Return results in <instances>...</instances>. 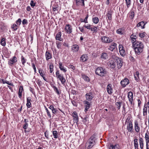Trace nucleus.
<instances>
[{
	"mask_svg": "<svg viewBox=\"0 0 149 149\" xmlns=\"http://www.w3.org/2000/svg\"><path fill=\"white\" fill-rule=\"evenodd\" d=\"M133 46L135 53L139 54L143 51L144 46L143 43L139 41H137Z\"/></svg>",
	"mask_w": 149,
	"mask_h": 149,
	"instance_id": "1",
	"label": "nucleus"
},
{
	"mask_svg": "<svg viewBox=\"0 0 149 149\" xmlns=\"http://www.w3.org/2000/svg\"><path fill=\"white\" fill-rule=\"evenodd\" d=\"M95 74L101 77H104L107 74V71L105 68L101 67H98L95 70Z\"/></svg>",
	"mask_w": 149,
	"mask_h": 149,
	"instance_id": "2",
	"label": "nucleus"
},
{
	"mask_svg": "<svg viewBox=\"0 0 149 149\" xmlns=\"http://www.w3.org/2000/svg\"><path fill=\"white\" fill-rule=\"evenodd\" d=\"M95 136L94 135H92L89 139L88 142L86 143V146H87V149L91 148H92L95 144Z\"/></svg>",
	"mask_w": 149,
	"mask_h": 149,
	"instance_id": "3",
	"label": "nucleus"
},
{
	"mask_svg": "<svg viewBox=\"0 0 149 149\" xmlns=\"http://www.w3.org/2000/svg\"><path fill=\"white\" fill-rule=\"evenodd\" d=\"M94 93L93 91H90L85 95V97L87 100L90 101L94 97Z\"/></svg>",
	"mask_w": 149,
	"mask_h": 149,
	"instance_id": "4",
	"label": "nucleus"
},
{
	"mask_svg": "<svg viewBox=\"0 0 149 149\" xmlns=\"http://www.w3.org/2000/svg\"><path fill=\"white\" fill-rule=\"evenodd\" d=\"M114 60H116V62L117 63V68L119 69L120 68L122 65L123 62L121 59L118 57L114 56L113 57Z\"/></svg>",
	"mask_w": 149,
	"mask_h": 149,
	"instance_id": "5",
	"label": "nucleus"
},
{
	"mask_svg": "<svg viewBox=\"0 0 149 149\" xmlns=\"http://www.w3.org/2000/svg\"><path fill=\"white\" fill-rule=\"evenodd\" d=\"M128 120V125L127 126V130L128 132L132 133L133 132V124L132 123V120H130V119H128V118L126 119V122H127V120Z\"/></svg>",
	"mask_w": 149,
	"mask_h": 149,
	"instance_id": "6",
	"label": "nucleus"
},
{
	"mask_svg": "<svg viewBox=\"0 0 149 149\" xmlns=\"http://www.w3.org/2000/svg\"><path fill=\"white\" fill-rule=\"evenodd\" d=\"M56 75L57 78L61 81V83L62 84H63L65 83V79L63 75L59 73L58 70L56 71Z\"/></svg>",
	"mask_w": 149,
	"mask_h": 149,
	"instance_id": "7",
	"label": "nucleus"
},
{
	"mask_svg": "<svg viewBox=\"0 0 149 149\" xmlns=\"http://www.w3.org/2000/svg\"><path fill=\"white\" fill-rule=\"evenodd\" d=\"M101 40L102 42L104 43H110L113 41V40L110 39L109 37L105 36L101 37Z\"/></svg>",
	"mask_w": 149,
	"mask_h": 149,
	"instance_id": "8",
	"label": "nucleus"
},
{
	"mask_svg": "<svg viewBox=\"0 0 149 149\" xmlns=\"http://www.w3.org/2000/svg\"><path fill=\"white\" fill-rule=\"evenodd\" d=\"M17 61V58L15 56H14L9 59L8 61V64L11 66H12L14 63H16Z\"/></svg>",
	"mask_w": 149,
	"mask_h": 149,
	"instance_id": "9",
	"label": "nucleus"
},
{
	"mask_svg": "<svg viewBox=\"0 0 149 149\" xmlns=\"http://www.w3.org/2000/svg\"><path fill=\"white\" fill-rule=\"evenodd\" d=\"M149 102L147 103H145L143 109V116H145L147 115V107L149 110Z\"/></svg>",
	"mask_w": 149,
	"mask_h": 149,
	"instance_id": "10",
	"label": "nucleus"
},
{
	"mask_svg": "<svg viewBox=\"0 0 149 149\" xmlns=\"http://www.w3.org/2000/svg\"><path fill=\"white\" fill-rule=\"evenodd\" d=\"M120 83L122 87L124 88L127 85L129 84V81L127 78H125L121 81Z\"/></svg>",
	"mask_w": 149,
	"mask_h": 149,
	"instance_id": "11",
	"label": "nucleus"
},
{
	"mask_svg": "<svg viewBox=\"0 0 149 149\" xmlns=\"http://www.w3.org/2000/svg\"><path fill=\"white\" fill-rule=\"evenodd\" d=\"M72 115L73 117V121L74 123H76L77 124L79 121V118L77 113L76 112L74 111Z\"/></svg>",
	"mask_w": 149,
	"mask_h": 149,
	"instance_id": "12",
	"label": "nucleus"
},
{
	"mask_svg": "<svg viewBox=\"0 0 149 149\" xmlns=\"http://www.w3.org/2000/svg\"><path fill=\"white\" fill-rule=\"evenodd\" d=\"M119 49L120 54L122 56H124L125 55V51L124 49V47L122 45H119Z\"/></svg>",
	"mask_w": 149,
	"mask_h": 149,
	"instance_id": "13",
	"label": "nucleus"
},
{
	"mask_svg": "<svg viewBox=\"0 0 149 149\" xmlns=\"http://www.w3.org/2000/svg\"><path fill=\"white\" fill-rule=\"evenodd\" d=\"M66 32L67 33H70L72 32V28L71 26L69 24H67L65 28Z\"/></svg>",
	"mask_w": 149,
	"mask_h": 149,
	"instance_id": "14",
	"label": "nucleus"
},
{
	"mask_svg": "<svg viewBox=\"0 0 149 149\" xmlns=\"http://www.w3.org/2000/svg\"><path fill=\"white\" fill-rule=\"evenodd\" d=\"M133 96V93L132 92L130 91L128 93L127 97L129 102L132 104Z\"/></svg>",
	"mask_w": 149,
	"mask_h": 149,
	"instance_id": "15",
	"label": "nucleus"
},
{
	"mask_svg": "<svg viewBox=\"0 0 149 149\" xmlns=\"http://www.w3.org/2000/svg\"><path fill=\"white\" fill-rule=\"evenodd\" d=\"M76 5L77 6L81 5L82 6H85L84 0H75Z\"/></svg>",
	"mask_w": 149,
	"mask_h": 149,
	"instance_id": "16",
	"label": "nucleus"
},
{
	"mask_svg": "<svg viewBox=\"0 0 149 149\" xmlns=\"http://www.w3.org/2000/svg\"><path fill=\"white\" fill-rule=\"evenodd\" d=\"M45 56L46 60H48L52 58V55L49 51H47L45 54Z\"/></svg>",
	"mask_w": 149,
	"mask_h": 149,
	"instance_id": "17",
	"label": "nucleus"
},
{
	"mask_svg": "<svg viewBox=\"0 0 149 149\" xmlns=\"http://www.w3.org/2000/svg\"><path fill=\"white\" fill-rule=\"evenodd\" d=\"M88 57L87 54H84L81 56L80 57V61L82 62L86 61L88 59Z\"/></svg>",
	"mask_w": 149,
	"mask_h": 149,
	"instance_id": "18",
	"label": "nucleus"
},
{
	"mask_svg": "<svg viewBox=\"0 0 149 149\" xmlns=\"http://www.w3.org/2000/svg\"><path fill=\"white\" fill-rule=\"evenodd\" d=\"M112 85L111 84H109L107 86V91L109 94H111L112 93V91L113 89L112 88Z\"/></svg>",
	"mask_w": 149,
	"mask_h": 149,
	"instance_id": "19",
	"label": "nucleus"
},
{
	"mask_svg": "<svg viewBox=\"0 0 149 149\" xmlns=\"http://www.w3.org/2000/svg\"><path fill=\"white\" fill-rule=\"evenodd\" d=\"M116 46L117 44L116 43L114 42L112 43L109 47L108 49L109 50L112 51L116 47Z\"/></svg>",
	"mask_w": 149,
	"mask_h": 149,
	"instance_id": "20",
	"label": "nucleus"
},
{
	"mask_svg": "<svg viewBox=\"0 0 149 149\" xmlns=\"http://www.w3.org/2000/svg\"><path fill=\"white\" fill-rule=\"evenodd\" d=\"M134 129L137 132H139L140 131V127L139 126L138 122L136 120L134 121Z\"/></svg>",
	"mask_w": 149,
	"mask_h": 149,
	"instance_id": "21",
	"label": "nucleus"
},
{
	"mask_svg": "<svg viewBox=\"0 0 149 149\" xmlns=\"http://www.w3.org/2000/svg\"><path fill=\"white\" fill-rule=\"evenodd\" d=\"M84 104H85V109L84 111L85 112H86L90 107V104L89 102L86 100L84 101Z\"/></svg>",
	"mask_w": 149,
	"mask_h": 149,
	"instance_id": "22",
	"label": "nucleus"
},
{
	"mask_svg": "<svg viewBox=\"0 0 149 149\" xmlns=\"http://www.w3.org/2000/svg\"><path fill=\"white\" fill-rule=\"evenodd\" d=\"M59 68L60 70L64 72H66L67 71V70L65 68L61 62H59L58 63Z\"/></svg>",
	"mask_w": 149,
	"mask_h": 149,
	"instance_id": "23",
	"label": "nucleus"
},
{
	"mask_svg": "<svg viewBox=\"0 0 149 149\" xmlns=\"http://www.w3.org/2000/svg\"><path fill=\"white\" fill-rule=\"evenodd\" d=\"M139 143L140 148L141 149H143L144 143L143 139L142 137H139Z\"/></svg>",
	"mask_w": 149,
	"mask_h": 149,
	"instance_id": "24",
	"label": "nucleus"
},
{
	"mask_svg": "<svg viewBox=\"0 0 149 149\" xmlns=\"http://www.w3.org/2000/svg\"><path fill=\"white\" fill-rule=\"evenodd\" d=\"M79 49V46L77 45H73L72 47V49L73 52H76L78 51Z\"/></svg>",
	"mask_w": 149,
	"mask_h": 149,
	"instance_id": "25",
	"label": "nucleus"
},
{
	"mask_svg": "<svg viewBox=\"0 0 149 149\" xmlns=\"http://www.w3.org/2000/svg\"><path fill=\"white\" fill-rule=\"evenodd\" d=\"M27 103L26 104V105L27 107L28 108H30L31 106V97H28L27 98Z\"/></svg>",
	"mask_w": 149,
	"mask_h": 149,
	"instance_id": "26",
	"label": "nucleus"
},
{
	"mask_svg": "<svg viewBox=\"0 0 149 149\" xmlns=\"http://www.w3.org/2000/svg\"><path fill=\"white\" fill-rule=\"evenodd\" d=\"M23 90V88L22 86H20L19 92L18 93V97L20 98H21L22 97V92Z\"/></svg>",
	"mask_w": 149,
	"mask_h": 149,
	"instance_id": "27",
	"label": "nucleus"
},
{
	"mask_svg": "<svg viewBox=\"0 0 149 149\" xmlns=\"http://www.w3.org/2000/svg\"><path fill=\"white\" fill-rule=\"evenodd\" d=\"M145 24H144L143 21H141L139 22L137 25L136 26L140 27L141 26L142 29H143L145 28Z\"/></svg>",
	"mask_w": 149,
	"mask_h": 149,
	"instance_id": "28",
	"label": "nucleus"
},
{
	"mask_svg": "<svg viewBox=\"0 0 149 149\" xmlns=\"http://www.w3.org/2000/svg\"><path fill=\"white\" fill-rule=\"evenodd\" d=\"M139 73L138 71H136V73H134V76L135 79L138 81L139 80Z\"/></svg>",
	"mask_w": 149,
	"mask_h": 149,
	"instance_id": "29",
	"label": "nucleus"
},
{
	"mask_svg": "<svg viewBox=\"0 0 149 149\" xmlns=\"http://www.w3.org/2000/svg\"><path fill=\"white\" fill-rule=\"evenodd\" d=\"M138 139H134V146L135 149H138L139 145L138 143Z\"/></svg>",
	"mask_w": 149,
	"mask_h": 149,
	"instance_id": "30",
	"label": "nucleus"
},
{
	"mask_svg": "<svg viewBox=\"0 0 149 149\" xmlns=\"http://www.w3.org/2000/svg\"><path fill=\"white\" fill-rule=\"evenodd\" d=\"M112 12L111 11H108L107 14V17L108 18V19L109 20H111L112 19Z\"/></svg>",
	"mask_w": 149,
	"mask_h": 149,
	"instance_id": "31",
	"label": "nucleus"
},
{
	"mask_svg": "<svg viewBox=\"0 0 149 149\" xmlns=\"http://www.w3.org/2000/svg\"><path fill=\"white\" fill-rule=\"evenodd\" d=\"M101 57L102 58L106 59L108 58V55L106 53H103L101 55Z\"/></svg>",
	"mask_w": 149,
	"mask_h": 149,
	"instance_id": "32",
	"label": "nucleus"
},
{
	"mask_svg": "<svg viewBox=\"0 0 149 149\" xmlns=\"http://www.w3.org/2000/svg\"><path fill=\"white\" fill-rule=\"evenodd\" d=\"M129 17L130 18L132 19L134 18V13L132 9L130 11L129 13Z\"/></svg>",
	"mask_w": 149,
	"mask_h": 149,
	"instance_id": "33",
	"label": "nucleus"
},
{
	"mask_svg": "<svg viewBox=\"0 0 149 149\" xmlns=\"http://www.w3.org/2000/svg\"><path fill=\"white\" fill-rule=\"evenodd\" d=\"M52 87L54 89V91L57 93L58 95H59L61 93V92L57 88L54 86H53Z\"/></svg>",
	"mask_w": 149,
	"mask_h": 149,
	"instance_id": "34",
	"label": "nucleus"
},
{
	"mask_svg": "<svg viewBox=\"0 0 149 149\" xmlns=\"http://www.w3.org/2000/svg\"><path fill=\"white\" fill-rule=\"evenodd\" d=\"M110 67L114 69L116 66L115 63L114 61L111 60L110 61Z\"/></svg>",
	"mask_w": 149,
	"mask_h": 149,
	"instance_id": "35",
	"label": "nucleus"
},
{
	"mask_svg": "<svg viewBox=\"0 0 149 149\" xmlns=\"http://www.w3.org/2000/svg\"><path fill=\"white\" fill-rule=\"evenodd\" d=\"M61 33L60 32H58L56 35V40L61 41Z\"/></svg>",
	"mask_w": 149,
	"mask_h": 149,
	"instance_id": "36",
	"label": "nucleus"
},
{
	"mask_svg": "<svg viewBox=\"0 0 149 149\" xmlns=\"http://www.w3.org/2000/svg\"><path fill=\"white\" fill-rule=\"evenodd\" d=\"M28 123H25L23 125V128L25 130H24V132L25 133H26L27 132H29V131H27L26 130L27 129V128L28 127Z\"/></svg>",
	"mask_w": 149,
	"mask_h": 149,
	"instance_id": "37",
	"label": "nucleus"
},
{
	"mask_svg": "<svg viewBox=\"0 0 149 149\" xmlns=\"http://www.w3.org/2000/svg\"><path fill=\"white\" fill-rule=\"evenodd\" d=\"M93 22L95 24H97L99 21V19L97 17H95L92 18Z\"/></svg>",
	"mask_w": 149,
	"mask_h": 149,
	"instance_id": "38",
	"label": "nucleus"
},
{
	"mask_svg": "<svg viewBox=\"0 0 149 149\" xmlns=\"http://www.w3.org/2000/svg\"><path fill=\"white\" fill-rule=\"evenodd\" d=\"M52 133L54 138L57 139L58 137V132L56 131H53Z\"/></svg>",
	"mask_w": 149,
	"mask_h": 149,
	"instance_id": "39",
	"label": "nucleus"
},
{
	"mask_svg": "<svg viewBox=\"0 0 149 149\" xmlns=\"http://www.w3.org/2000/svg\"><path fill=\"white\" fill-rule=\"evenodd\" d=\"M0 43L1 45L3 46H5L6 45V42L4 38H3L1 39Z\"/></svg>",
	"mask_w": 149,
	"mask_h": 149,
	"instance_id": "40",
	"label": "nucleus"
},
{
	"mask_svg": "<svg viewBox=\"0 0 149 149\" xmlns=\"http://www.w3.org/2000/svg\"><path fill=\"white\" fill-rule=\"evenodd\" d=\"M145 138L146 140V143H149V136L147 133H146L145 134Z\"/></svg>",
	"mask_w": 149,
	"mask_h": 149,
	"instance_id": "41",
	"label": "nucleus"
},
{
	"mask_svg": "<svg viewBox=\"0 0 149 149\" xmlns=\"http://www.w3.org/2000/svg\"><path fill=\"white\" fill-rule=\"evenodd\" d=\"M45 109L46 110V112H47V114L48 116L50 118H51V113L48 110V109L46 107V106H45Z\"/></svg>",
	"mask_w": 149,
	"mask_h": 149,
	"instance_id": "42",
	"label": "nucleus"
},
{
	"mask_svg": "<svg viewBox=\"0 0 149 149\" xmlns=\"http://www.w3.org/2000/svg\"><path fill=\"white\" fill-rule=\"evenodd\" d=\"M54 65L53 63H51L50 64L49 66V68L50 70V72L52 73L54 70L53 69Z\"/></svg>",
	"mask_w": 149,
	"mask_h": 149,
	"instance_id": "43",
	"label": "nucleus"
},
{
	"mask_svg": "<svg viewBox=\"0 0 149 149\" xmlns=\"http://www.w3.org/2000/svg\"><path fill=\"white\" fill-rule=\"evenodd\" d=\"M116 32L117 33L120 35H122L123 34V29L122 28H119L116 31Z\"/></svg>",
	"mask_w": 149,
	"mask_h": 149,
	"instance_id": "44",
	"label": "nucleus"
},
{
	"mask_svg": "<svg viewBox=\"0 0 149 149\" xmlns=\"http://www.w3.org/2000/svg\"><path fill=\"white\" fill-rule=\"evenodd\" d=\"M21 59L22 64L24 65L25 63L26 62V59H25L22 56H21Z\"/></svg>",
	"mask_w": 149,
	"mask_h": 149,
	"instance_id": "45",
	"label": "nucleus"
},
{
	"mask_svg": "<svg viewBox=\"0 0 149 149\" xmlns=\"http://www.w3.org/2000/svg\"><path fill=\"white\" fill-rule=\"evenodd\" d=\"M126 3L127 8H128L131 5V0H125Z\"/></svg>",
	"mask_w": 149,
	"mask_h": 149,
	"instance_id": "46",
	"label": "nucleus"
},
{
	"mask_svg": "<svg viewBox=\"0 0 149 149\" xmlns=\"http://www.w3.org/2000/svg\"><path fill=\"white\" fill-rule=\"evenodd\" d=\"M139 36L141 38H143L146 36V33L145 32H144L143 33H139Z\"/></svg>",
	"mask_w": 149,
	"mask_h": 149,
	"instance_id": "47",
	"label": "nucleus"
},
{
	"mask_svg": "<svg viewBox=\"0 0 149 149\" xmlns=\"http://www.w3.org/2000/svg\"><path fill=\"white\" fill-rule=\"evenodd\" d=\"M121 102H116L115 104L117 106V108L118 110H119L121 106Z\"/></svg>",
	"mask_w": 149,
	"mask_h": 149,
	"instance_id": "48",
	"label": "nucleus"
},
{
	"mask_svg": "<svg viewBox=\"0 0 149 149\" xmlns=\"http://www.w3.org/2000/svg\"><path fill=\"white\" fill-rule=\"evenodd\" d=\"M97 26L95 27V26L93 28L91 27V31H93L94 32L96 33L97 32Z\"/></svg>",
	"mask_w": 149,
	"mask_h": 149,
	"instance_id": "49",
	"label": "nucleus"
},
{
	"mask_svg": "<svg viewBox=\"0 0 149 149\" xmlns=\"http://www.w3.org/2000/svg\"><path fill=\"white\" fill-rule=\"evenodd\" d=\"M15 31H16L18 28V26L16 24H13L11 27Z\"/></svg>",
	"mask_w": 149,
	"mask_h": 149,
	"instance_id": "50",
	"label": "nucleus"
},
{
	"mask_svg": "<svg viewBox=\"0 0 149 149\" xmlns=\"http://www.w3.org/2000/svg\"><path fill=\"white\" fill-rule=\"evenodd\" d=\"M130 38H131V42L132 43V46H133L134 45V44L136 43L137 41H136V39L130 37Z\"/></svg>",
	"mask_w": 149,
	"mask_h": 149,
	"instance_id": "51",
	"label": "nucleus"
},
{
	"mask_svg": "<svg viewBox=\"0 0 149 149\" xmlns=\"http://www.w3.org/2000/svg\"><path fill=\"white\" fill-rule=\"evenodd\" d=\"M56 44L57 45V47L58 49L61 48V45L62 43L59 42H56Z\"/></svg>",
	"mask_w": 149,
	"mask_h": 149,
	"instance_id": "52",
	"label": "nucleus"
},
{
	"mask_svg": "<svg viewBox=\"0 0 149 149\" xmlns=\"http://www.w3.org/2000/svg\"><path fill=\"white\" fill-rule=\"evenodd\" d=\"M39 72L42 77L45 75V74H43V71L41 69H39Z\"/></svg>",
	"mask_w": 149,
	"mask_h": 149,
	"instance_id": "53",
	"label": "nucleus"
},
{
	"mask_svg": "<svg viewBox=\"0 0 149 149\" xmlns=\"http://www.w3.org/2000/svg\"><path fill=\"white\" fill-rule=\"evenodd\" d=\"M83 27H84L88 29H91V25L89 24H88L87 25H84L83 26Z\"/></svg>",
	"mask_w": 149,
	"mask_h": 149,
	"instance_id": "54",
	"label": "nucleus"
},
{
	"mask_svg": "<svg viewBox=\"0 0 149 149\" xmlns=\"http://www.w3.org/2000/svg\"><path fill=\"white\" fill-rule=\"evenodd\" d=\"M22 21L20 18H19L18 19L16 22V23L17 25H20Z\"/></svg>",
	"mask_w": 149,
	"mask_h": 149,
	"instance_id": "55",
	"label": "nucleus"
},
{
	"mask_svg": "<svg viewBox=\"0 0 149 149\" xmlns=\"http://www.w3.org/2000/svg\"><path fill=\"white\" fill-rule=\"evenodd\" d=\"M52 113L54 114H56V113L58 112V110L57 109L55 108L52 111Z\"/></svg>",
	"mask_w": 149,
	"mask_h": 149,
	"instance_id": "56",
	"label": "nucleus"
},
{
	"mask_svg": "<svg viewBox=\"0 0 149 149\" xmlns=\"http://www.w3.org/2000/svg\"><path fill=\"white\" fill-rule=\"evenodd\" d=\"M36 3L34 2L33 0H31L30 2V5L31 7H34L35 6Z\"/></svg>",
	"mask_w": 149,
	"mask_h": 149,
	"instance_id": "57",
	"label": "nucleus"
},
{
	"mask_svg": "<svg viewBox=\"0 0 149 149\" xmlns=\"http://www.w3.org/2000/svg\"><path fill=\"white\" fill-rule=\"evenodd\" d=\"M88 14H87L86 15V17H85V18L84 19V22H85L86 23H88L87 19H88Z\"/></svg>",
	"mask_w": 149,
	"mask_h": 149,
	"instance_id": "58",
	"label": "nucleus"
},
{
	"mask_svg": "<svg viewBox=\"0 0 149 149\" xmlns=\"http://www.w3.org/2000/svg\"><path fill=\"white\" fill-rule=\"evenodd\" d=\"M45 136L46 137V138L47 139H49V134H48V132L46 131L45 133Z\"/></svg>",
	"mask_w": 149,
	"mask_h": 149,
	"instance_id": "59",
	"label": "nucleus"
},
{
	"mask_svg": "<svg viewBox=\"0 0 149 149\" xmlns=\"http://www.w3.org/2000/svg\"><path fill=\"white\" fill-rule=\"evenodd\" d=\"M119 146L118 144H116L114 146V149H119Z\"/></svg>",
	"mask_w": 149,
	"mask_h": 149,
	"instance_id": "60",
	"label": "nucleus"
},
{
	"mask_svg": "<svg viewBox=\"0 0 149 149\" xmlns=\"http://www.w3.org/2000/svg\"><path fill=\"white\" fill-rule=\"evenodd\" d=\"M36 82L39 86H40L41 85L42 82L40 79H38Z\"/></svg>",
	"mask_w": 149,
	"mask_h": 149,
	"instance_id": "61",
	"label": "nucleus"
},
{
	"mask_svg": "<svg viewBox=\"0 0 149 149\" xmlns=\"http://www.w3.org/2000/svg\"><path fill=\"white\" fill-rule=\"evenodd\" d=\"M22 23L23 24H26L28 23L27 20L25 19H24L22 21Z\"/></svg>",
	"mask_w": 149,
	"mask_h": 149,
	"instance_id": "62",
	"label": "nucleus"
},
{
	"mask_svg": "<svg viewBox=\"0 0 149 149\" xmlns=\"http://www.w3.org/2000/svg\"><path fill=\"white\" fill-rule=\"evenodd\" d=\"M84 79L87 81H89V79L88 76H84Z\"/></svg>",
	"mask_w": 149,
	"mask_h": 149,
	"instance_id": "63",
	"label": "nucleus"
},
{
	"mask_svg": "<svg viewBox=\"0 0 149 149\" xmlns=\"http://www.w3.org/2000/svg\"><path fill=\"white\" fill-rule=\"evenodd\" d=\"M72 103L73 106H77V105L76 103V102L74 100H72L71 101Z\"/></svg>",
	"mask_w": 149,
	"mask_h": 149,
	"instance_id": "64",
	"label": "nucleus"
}]
</instances>
